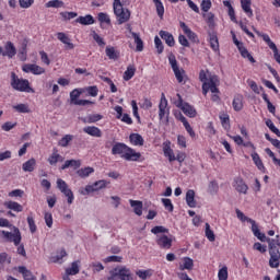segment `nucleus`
<instances>
[{
  "label": "nucleus",
  "mask_w": 280,
  "mask_h": 280,
  "mask_svg": "<svg viewBox=\"0 0 280 280\" xmlns=\"http://www.w3.org/2000/svg\"><path fill=\"white\" fill-rule=\"evenodd\" d=\"M199 80L202 82V94L207 95L209 91L212 93H220L218 85L220 84V79L215 74H211L208 70H200Z\"/></svg>",
  "instance_id": "obj_1"
},
{
  "label": "nucleus",
  "mask_w": 280,
  "mask_h": 280,
  "mask_svg": "<svg viewBox=\"0 0 280 280\" xmlns=\"http://www.w3.org/2000/svg\"><path fill=\"white\" fill-rule=\"evenodd\" d=\"M112 154H119V156L125 159V161H139V159H141V154L139 152L121 142H117L113 145Z\"/></svg>",
  "instance_id": "obj_2"
},
{
  "label": "nucleus",
  "mask_w": 280,
  "mask_h": 280,
  "mask_svg": "<svg viewBox=\"0 0 280 280\" xmlns=\"http://www.w3.org/2000/svg\"><path fill=\"white\" fill-rule=\"evenodd\" d=\"M267 243L269 244V266L270 268H279L280 266V240L279 235L276 236V240H267Z\"/></svg>",
  "instance_id": "obj_3"
},
{
  "label": "nucleus",
  "mask_w": 280,
  "mask_h": 280,
  "mask_svg": "<svg viewBox=\"0 0 280 280\" xmlns=\"http://www.w3.org/2000/svg\"><path fill=\"white\" fill-rule=\"evenodd\" d=\"M106 280H135L132 271L126 266H118L109 270V276Z\"/></svg>",
  "instance_id": "obj_4"
},
{
  "label": "nucleus",
  "mask_w": 280,
  "mask_h": 280,
  "mask_svg": "<svg viewBox=\"0 0 280 280\" xmlns=\"http://www.w3.org/2000/svg\"><path fill=\"white\" fill-rule=\"evenodd\" d=\"M11 86L20 93H30V81L27 79H19L15 72H11Z\"/></svg>",
  "instance_id": "obj_5"
},
{
  "label": "nucleus",
  "mask_w": 280,
  "mask_h": 280,
  "mask_svg": "<svg viewBox=\"0 0 280 280\" xmlns=\"http://www.w3.org/2000/svg\"><path fill=\"white\" fill-rule=\"evenodd\" d=\"M57 189H59V191L63 194V196H66L68 205H73V200H75V196H73V190L69 188V184H67L65 179L62 178L57 179Z\"/></svg>",
  "instance_id": "obj_6"
},
{
  "label": "nucleus",
  "mask_w": 280,
  "mask_h": 280,
  "mask_svg": "<svg viewBox=\"0 0 280 280\" xmlns=\"http://www.w3.org/2000/svg\"><path fill=\"white\" fill-rule=\"evenodd\" d=\"M107 185H109V182L106 179H100L96 180L93 185H86L85 188L80 190V194L81 196H89V194L100 191V189H106Z\"/></svg>",
  "instance_id": "obj_7"
},
{
  "label": "nucleus",
  "mask_w": 280,
  "mask_h": 280,
  "mask_svg": "<svg viewBox=\"0 0 280 280\" xmlns=\"http://www.w3.org/2000/svg\"><path fill=\"white\" fill-rule=\"evenodd\" d=\"M176 106L177 108H180V110H183L184 115H186L187 117L194 118L196 117V115H198L196 108H194V106H191L189 103H185L180 94H177Z\"/></svg>",
  "instance_id": "obj_8"
},
{
  "label": "nucleus",
  "mask_w": 280,
  "mask_h": 280,
  "mask_svg": "<svg viewBox=\"0 0 280 280\" xmlns=\"http://www.w3.org/2000/svg\"><path fill=\"white\" fill-rule=\"evenodd\" d=\"M114 14L118 25H124V23H128L130 21V10L125 9L124 7H117L114 9Z\"/></svg>",
  "instance_id": "obj_9"
},
{
  "label": "nucleus",
  "mask_w": 280,
  "mask_h": 280,
  "mask_svg": "<svg viewBox=\"0 0 280 280\" xmlns=\"http://www.w3.org/2000/svg\"><path fill=\"white\" fill-rule=\"evenodd\" d=\"M2 235L4 240H8V242H13L14 246H19V244H21V240H23V237L21 236V231L16 226L13 228V233L2 231Z\"/></svg>",
  "instance_id": "obj_10"
},
{
  "label": "nucleus",
  "mask_w": 280,
  "mask_h": 280,
  "mask_svg": "<svg viewBox=\"0 0 280 280\" xmlns=\"http://www.w3.org/2000/svg\"><path fill=\"white\" fill-rule=\"evenodd\" d=\"M80 95H82V91L79 89H74L72 92H70V102L74 106H89L93 104V102L89 100H79Z\"/></svg>",
  "instance_id": "obj_11"
},
{
  "label": "nucleus",
  "mask_w": 280,
  "mask_h": 280,
  "mask_svg": "<svg viewBox=\"0 0 280 280\" xmlns=\"http://www.w3.org/2000/svg\"><path fill=\"white\" fill-rule=\"evenodd\" d=\"M167 119L170 117V108L167 107V98L165 97V93L161 94V100L159 103V119Z\"/></svg>",
  "instance_id": "obj_12"
},
{
  "label": "nucleus",
  "mask_w": 280,
  "mask_h": 280,
  "mask_svg": "<svg viewBox=\"0 0 280 280\" xmlns=\"http://www.w3.org/2000/svg\"><path fill=\"white\" fill-rule=\"evenodd\" d=\"M232 187L235 189V191H237V194H243L244 196L248 194V184H246L244 178L240 176L234 178Z\"/></svg>",
  "instance_id": "obj_13"
},
{
  "label": "nucleus",
  "mask_w": 280,
  "mask_h": 280,
  "mask_svg": "<svg viewBox=\"0 0 280 280\" xmlns=\"http://www.w3.org/2000/svg\"><path fill=\"white\" fill-rule=\"evenodd\" d=\"M22 71H24V73H33V75H43V73H45V68L36 63H25L22 67Z\"/></svg>",
  "instance_id": "obj_14"
},
{
  "label": "nucleus",
  "mask_w": 280,
  "mask_h": 280,
  "mask_svg": "<svg viewBox=\"0 0 280 280\" xmlns=\"http://www.w3.org/2000/svg\"><path fill=\"white\" fill-rule=\"evenodd\" d=\"M155 242L158 246L163 248L164 250H170V248H172V238L165 234L158 235Z\"/></svg>",
  "instance_id": "obj_15"
},
{
  "label": "nucleus",
  "mask_w": 280,
  "mask_h": 280,
  "mask_svg": "<svg viewBox=\"0 0 280 280\" xmlns=\"http://www.w3.org/2000/svg\"><path fill=\"white\" fill-rule=\"evenodd\" d=\"M163 153L164 156L168 159L170 163L176 161V155L174 154V150H172V142L170 140L163 142Z\"/></svg>",
  "instance_id": "obj_16"
},
{
  "label": "nucleus",
  "mask_w": 280,
  "mask_h": 280,
  "mask_svg": "<svg viewBox=\"0 0 280 280\" xmlns=\"http://www.w3.org/2000/svg\"><path fill=\"white\" fill-rule=\"evenodd\" d=\"M180 28L183 30L184 34H186L187 38L191 40V43H200V39H198V35L187 26L185 22L179 23Z\"/></svg>",
  "instance_id": "obj_17"
},
{
  "label": "nucleus",
  "mask_w": 280,
  "mask_h": 280,
  "mask_svg": "<svg viewBox=\"0 0 280 280\" xmlns=\"http://www.w3.org/2000/svg\"><path fill=\"white\" fill-rule=\"evenodd\" d=\"M1 54L2 56L12 59L14 58V56H16V47L12 42H7L4 45V51H2Z\"/></svg>",
  "instance_id": "obj_18"
},
{
  "label": "nucleus",
  "mask_w": 280,
  "mask_h": 280,
  "mask_svg": "<svg viewBox=\"0 0 280 280\" xmlns=\"http://www.w3.org/2000/svg\"><path fill=\"white\" fill-rule=\"evenodd\" d=\"M160 38L166 43L168 47H174L176 45V40L174 39V35L167 31H160Z\"/></svg>",
  "instance_id": "obj_19"
},
{
  "label": "nucleus",
  "mask_w": 280,
  "mask_h": 280,
  "mask_svg": "<svg viewBox=\"0 0 280 280\" xmlns=\"http://www.w3.org/2000/svg\"><path fill=\"white\" fill-rule=\"evenodd\" d=\"M57 38H58V40H60V43L66 45V49H74L75 48V45L73 43H71V38H69V36L67 34H65L63 32L57 33Z\"/></svg>",
  "instance_id": "obj_20"
},
{
  "label": "nucleus",
  "mask_w": 280,
  "mask_h": 280,
  "mask_svg": "<svg viewBox=\"0 0 280 280\" xmlns=\"http://www.w3.org/2000/svg\"><path fill=\"white\" fill-rule=\"evenodd\" d=\"M173 73L178 82V84H186L187 83V73L185 72V69L183 68H177L175 70H173Z\"/></svg>",
  "instance_id": "obj_21"
},
{
  "label": "nucleus",
  "mask_w": 280,
  "mask_h": 280,
  "mask_svg": "<svg viewBox=\"0 0 280 280\" xmlns=\"http://www.w3.org/2000/svg\"><path fill=\"white\" fill-rule=\"evenodd\" d=\"M83 132H85V135H89L90 137H96L97 139L102 137V129L96 126L84 127Z\"/></svg>",
  "instance_id": "obj_22"
},
{
  "label": "nucleus",
  "mask_w": 280,
  "mask_h": 280,
  "mask_svg": "<svg viewBox=\"0 0 280 280\" xmlns=\"http://www.w3.org/2000/svg\"><path fill=\"white\" fill-rule=\"evenodd\" d=\"M129 205L132 207L133 213H136V215H143V201L130 199Z\"/></svg>",
  "instance_id": "obj_23"
},
{
  "label": "nucleus",
  "mask_w": 280,
  "mask_h": 280,
  "mask_svg": "<svg viewBox=\"0 0 280 280\" xmlns=\"http://www.w3.org/2000/svg\"><path fill=\"white\" fill-rule=\"evenodd\" d=\"M104 116L102 114H91L88 117L81 118L83 124H97V121H102Z\"/></svg>",
  "instance_id": "obj_24"
},
{
  "label": "nucleus",
  "mask_w": 280,
  "mask_h": 280,
  "mask_svg": "<svg viewBox=\"0 0 280 280\" xmlns=\"http://www.w3.org/2000/svg\"><path fill=\"white\" fill-rule=\"evenodd\" d=\"M186 205H188L190 209H196V191L194 189L187 190Z\"/></svg>",
  "instance_id": "obj_25"
},
{
  "label": "nucleus",
  "mask_w": 280,
  "mask_h": 280,
  "mask_svg": "<svg viewBox=\"0 0 280 280\" xmlns=\"http://www.w3.org/2000/svg\"><path fill=\"white\" fill-rule=\"evenodd\" d=\"M4 207L10 211H15V213H21L23 211V207L21 206V203L12 200L5 201Z\"/></svg>",
  "instance_id": "obj_26"
},
{
  "label": "nucleus",
  "mask_w": 280,
  "mask_h": 280,
  "mask_svg": "<svg viewBox=\"0 0 280 280\" xmlns=\"http://www.w3.org/2000/svg\"><path fill=\"white\" fill-rule=\"evenodd\" d=\"M82 161L80 160H67L60 167V170H69V167H73L74 170H79L81 167Z\"/></svg>",
  "instance_id": "obj_27"
},
{
  "label": "nucleus",
  "mask_w": 280,
  "mask_h": 280,
  "mask_svg": "<svg viewBox=\"0 0 280 280\" xmlns=\"http://www.w3.org/2000/svg\"><path fill=\"white\" fill-rule=\"evenodd\" d=\"M18 271L20 272V275H22L24 280H36L34 273H32V271H30L25 266H20L18 268Z\"/></svg>",
  "instance_id": "obj_28"
},
{
  "label": "nucleus",
  "mask_w": 280,
  "mask_h": 280,
  "mask_svg": "<svg viewBox=\"0 0 280 280\" xmlns=\"http://www.w3.org/2000/svg\"><path fill=\"white\" fill-rule=\"evenodd\" d=\"M232 106L236 113H240V110H242V108H244V96H242V95L234 96Z\"/></svg>",
  "instance_id": "obj_29"
},
{
  "label": "nucleus",
  "mask_w": 280,
  "mask_h": 280,
  "mask_svg": "<svg viewBox=\"0 0 280 280\" xmlns=\"http://www.w3.org/2000/svg\"><path fill=\"white\" fill-rule=\"evenodd\" d=\"M219 119L221 121L222 128L226 130V132H229V130H231V117L229 116V114H221L219 116Z\"/></svg>",
  "instance_id": "obj_30"
},
{
  "label": "nucleus",
  "mask_w": 280,
  "mask_h": 280,
  "mask_svg": "<svg viewBox=\"0 0 280 280\" xmlns=\"http://www.w3.org/2000/svg\"><path fill=\"white\" fill-rule=\"evenodd\" d=\"M252 160L255 163L256 167L260 172L266 173V166H264V162L261 161V158L259 156V153H257V152L252 153Z\"/></svg>",
  "instance_id": "obj_31"
},
{
  "label": "nucleus",
  "mask_w": 280,
  "mask_h": 280,
  "mask_svg": "<svg viewBox=\"0 0 280 280\" xmlns=\"http://www.w3.org/2000/svg\"><path fill=\"white\" fill-rule=\"evenodd\" d=\"M135 73H137V68L132 65H129L127 67V70L124 72L122 79L125 82H129V80H132L135 78Z\"/></svg>",
  "instance_id": "obj_32"
},
{
  "label": "nucleus",
  "mask_w": 280,
  "mask_h": 280,
  "mask_svg": "<svg viewBox=\"0 0 280 280\" xmlns=\"http://www.w3.org/2000/svg\"><path fill=\"white\" fill-rule=\"evenodd\" d=\"M252 232L254 233L255 237H257L260 242H268V240H272V238L266 237V234L259 231V226L257 225V223L253 224Z\"/></svg>",
  "instance_id": "obj_33"
},
{
  "label": "nucleus",
  "mask_w": 280,
  "mask_h": 280,
  "mask_svg": "<svg viewBox=\"0 0 280 280\" xmlns=\"http://www.w3.org/2000/svg\"><path fill=\"white\" fill-rule=\"evenodd\" d=\"M129 141L131 143V145H143V143H145V141L143 140V137L139 133H130L129 136Z\"/></svg>",
  "instance_id": "obj_34"
},
{
  "label": "nucleus",
  "mask_w": 280,
  "mask_h": 280,
  "mask_svg": "<svg viewBox=\"0 0 280 280\" xmlns=\"http://www.w3.org/2000/svg\"><path fill=\"white\" fill-rule=\"evenodd\" d=\"M75 23H80V25H93L95 23V19L93 15L88 14L85 16H79L75 20Z\"/></svg>",
  "instance_id": "obj_35"
},
{
  "label": "nucleus",
  "mask_w": 280,
  "mask_h": 280,
  "mask_svg": "<svg viewBox=\"0 0 280 280\" xmlns=\"http://www.w3.org/2000/svg\"><path fill=\"white\" fill-rule=\"evenodd\" d=\"M95 173V168L91 167V166H88V167H83V168H79L77 171V175L80 177V178H89V176L91 174H94Z\"/></svg>",
  "instance_id": "obj_36"
},
{
  "label": "nucleus",
  "mask_w": 280,
  "mask_h": 280,
  "mask_svg": "<svg viewBox=\"0 0 280 280\" xmlns=\"http://www.w3.org/2000/svg\"><path fill=\"white\" fill-rule=\"evenodd\" d=\"M62 161H65V158L58 151L52 152L48 158L49 165H56L57 163H62Z\"/></svg>",
  "instance_id": "obj_37"
},
{
  "label": "nucleus",
  "mask_w": 280,
  "mask_h": 280,
  "mask_svg": "<svg viewBox=\"0 0 280 280\" xmlns=\"http://www.w3.org/2000/svg\"><path fill=\"white\" fill-rule=\"evenodd\" d=\"M105 54L109 60H117L119 58V50H116L113 46H107Z\"/></svg>",
  "instance_id": "obj_38"
},
{
  "label": "nucleus",
  "mask_w": 280,
  "mask_h": 280,
  "mask_svg": "<svg viewBox=\"0 0 280 280\" xmlns=\"http://www.w3.org/2000/svg\"><path fill=\"white\" fill-rule=\"evenodd\" d=\"M23 172H34L36 170V159L32 158L23 163L22 165Z\"/></svg>",
  "instance_id": "obj_39"
},
{
  "label": "nucleus",
  "mask_w": 280,
  "mask_h": 280,
  "mask_svg": "<svg viewBox=\"0 0 280 280\" xmlns=\"http://www.w3.org/2000/svg\"><path fill=\"white\" fill-rule=\"evenodd\" d=\"M131 36L136 44V51H143V39H141L139 33L131 32Z\"/></svg>",
  "instance_id": "obj_40"
},
{
  "label": "nucleus",
  "mask_w": 280,
  "mask_h": 280,
  "mask_svg": "<svg viewBox=\"0 0 280 280\" xmlns=\"http://www.w3.org/2000/svg\"><path fill=\"white\" fill-rule=\"evenodd\" d=\"M179 270H194V259L190 257H184L183 264L179 265Z\"/></svg>",
  "instance_id": "obj_41"
},
{
  "label": "nucleus",
  "mask_w": 280,
  "mask_h": 280,
  "mask_svg": "<svg viewBox=\"0 0 280 280\" xmlns=\"http://www.w3.org/2000/svg\"><path fill=\"white\" fill-rule=\"evenodd\" d=\"M137 277H139V279L141 280H147L150 279V277H152V275H154V270L153 269H139L136 271Z\"/></svg>",
  "instance_id": "obj_42"
},
{
  "label": "nucleus",
  "mask_w": 280,
  "mask_h": 280,
  "mask_svg": "<svg viewBox=\"0 0 280 280\" xmlns=\"http://www.w3.org/2000/svg\"><path fill=\"white\" fill-rule=\"evenodd\" d=\"M238 51L242 58H246L247 60H249V62H252V65H255V62H257V60H255L253 55L248 51L247 48L244 47V45L241 48H238Z\"/></svg>",
  "instance_id": "obj_43"
},
{
  "label": "nucleus",
  "mask_w": 280,
  "mask_h": 280,
  "mask_svg": "<svg viewBox=\"0 0 280 280\" xmlns=\"http://www.w3.org/2000/svg\"><path fill=\"white\" fill-rule=\"evenodd\" d=\"M65 257H67V250L62 248L58 252V255L50 257V261L51 264H62V259H65Z\"/></svg>",
  "instance_id": "obj_44"
},
{
  "label": "nucleus",
  "mask_w": 280,
  "mask_h": 280,
  "mask_svg": "<svg viewBox=\"0 0 280 280\" xmlns=\"http://www.w3.org/2000/svg\"><path fill=\"white\" fill-rule=\"evenodd\" d=\"M243 12L250 19L253 16V9H250V0H241Z\"/></svg>",
  "instance_id": "obj_45"
},
{
  "label": "nucleus",
  "mask_w": 280,
  "mask_h": 280,
  "mask_svg": "<svg viewBox=\"0 0 280 280\" xmlns=\"http://www.w3.org/2000/svg\"><path fill=\"white\" fill-rule=\"evenodd\" d=\"M18 57H19V59H20L22 62H25V60H27V42H24V43L22 44V47H21V49L19 50Z\"/></svg>",
  "instance_id": "obj_46"
},
{
  "label": "nucleus",
  "mask_w": 280,
  "mask_h": 280,
  "mask_svg": "<svg viewBox=\"0 0 280 280\" xmlns=\"http://www.w3.org/2000/svg\"><path fill=\"white\" fill-rule=\"evenodd\" d=\"M210 47L213 51H220V42L218 40V35H210Z\"/></svg>",
  "instance_id": "obj_47"
},
{
  "label": "nucleus",
  "mask_w": 280,
  "mask_h": 280,
  "mask_svg": "<svg viewBox=\"0 0 280 280\" xmlns=\"http://www.w3.org/2000/svg\"><path fill=\"white\" fill-rule=\"evenodd\" d=\"M236 217L238 218V220H241V222H248L249 224H252V226L257 223L255 222V220L246 217L244 212H242V210L240 209H236Z\"/></svg>",
  "instance_id": "obj_48"
},
{
  "label": "nucleus",
  "mask_w": 280,
  "mask_h": 280,
  "mask_svg": "<svg viewBox=\"0 0 280 280\" xmlns=\"http://www.w3.org/2000/svg\"><path fill=\"white\" fill-rule=\"evenodd\" d=\"M26 221H27L31 233L33 234L36 233L38 228L36 226V221L34 220V213L31 212Z\"/></svg>",
  "instance_id": "obj_49"
},
{
  "label": "nucleus",
  "mask_w": 280,
  "mask_h": 280,
  "mask_svg": "<svg viewBox=\"0 0 280 280\" xmlns=\"http://www.w3.org/2000/svg\"><path fill=\"white\" fill-rule=\"evenodd\" d=\"M220 191V185L215 180H211L208 185V194L215 196Z\"/></svg>",
  "instance_id": "obj_50"
},
{
  "label": "nucleus",
  "mask_w": 280,
  "mask_h": 280,
  "mask_svg": "<svg viewBox=\"0 0 280 280\" xmlns=\"http://www.w3.org/2000/svg\"><path fill=\"white\" fill-rule=\"evenodd\" d=\"M153 3L155 4L158 16L163 19L165 14V7H163V2H161V0H153Z\"/></svg>",
  "instance_id": "obj_51"
},
{
  "label": "nucleus",
  "mask_w": 280,
  "mask_h": 280,
  "mask_svg": "<svg viewBox=\"0 0 280 280\" xmlns=\"http://www.w3.org/2000/svg\"><path fill=\"white\" fill-rule=\"evenodd\" d=\"M72 141L73 135H66L59 140L58 145H60V148H67L69 147V143Z\"/></svg>",
  "instance_id": "obj_52"
},
{
  "label": "nucleus",
  "mask_w": 280,
  "mask_h": 280,
  "mask_svg": "<svg viewBox=\"0 0 280 280\" xmlns=\"http://www.w3.org/2000/svg\"><path fill=\"white\" fill-rule=\"evenodd\" d=\"M78 272H80V266L78 265V261H73L71 267L66 269V275L69 276H75Z\"/></svg>",
  "instance_id": "obj_53"
},
{
  "label": "nucleus",
  "mask_w": 280,
  "mask_h": 280,
  "mask_svg": "<svg viewBox=\"0 0 280 280\" xmlns=\"http://www.w3.org/2000/svg\"><path fill=\"white\" fill-rule=\"evenodd\" d=\"M219 280H229V267L223 266L218 272Z\"/></svg>",
  "instance_id": "obj_54"
},
{
  "label": "nucleus",
  "mask_w": 280,
  "mask_h": 280,
  "mask_svg": "<svg viewBox=\"0 0 280 280\" xmlns=\"http://www.w3.org/2000/svg\"><path fill=\"white\" fill-rule=\"evenodd\" d=\"M206 237L209 240V242H215V233H213L209 223H206Z\"/></svg>",
  "instance_id": "obj_55"
},
{
  "label": "nucleus",
  "mask_w": 280,
  "mask_h": 280,
  "mask_svg": "<svg viewBox=\"0 0 280 280\" xmlns=\"http://www.w3.org/2000/svg\"><path fill=\"white\" fill-rule=\"evenodd\" d=\"M124 261V257L121 256H108L104 259V264H121Z\"/></svg>",
  "instance_id": "obj_56"
},
{
  "label": "nucleus",
  "mask_w": 280,
  "mask_h": 280,
  "mask_svg": "<svg viewBox=\"0 0 280 280\" xmlns=\"http://www.w3.org/2000/svg\"><path fill=\"white\" fill-rule=\"evenodd\" d=\"M92 38L95 40V43L98 45V47H104L106 45V42H104V38L100 36L95 31L92 32Z\"/></svg>",
  "instance_id": "obj_57"
},
{
  "label": "nucleus",
  "mask_w": 280,
  "mask_h": 280,
  "mask_svg": "<svg viewBox=\"0 0 280 280\" xmlns=\"http://www.w3.org/2000/svg\"><path fill=\"white\" fill-rule=\"evenodd\" d=\"M46 8H65L62 0H50L46 3Z\"/></svg>",
  "instance_id": "obj_58"
},
{
  "label": "nucleus",
  "mask_w": 280,
  "mask_h": 280,
  "mask_svg": "<svg viewBox=\"0 0 280 280\" xmlns=\"http://www.w3.org/2000/svg\"><path fill=\"white\" fill-rule=\"evenodd\" d=\"M162 205L164 206V209L172 213L174 211V203H172V199L162 198Z\"/></svg>",
  "instance_id": "obj_59"
},
{
  "label": "nucleus",
  "mask_w": 280,
  "mask_h": 280,
  "mask_svg": "<svg viewBox=\"0 0 280 280\" xmlns=\"http://www.w3.org/2000/svg\"><path fill=\"white\" fill-rule=\"evenodd\" d=\"M266 126L267 128H269V130H271V132H273V135H277V137H280L279 128L275 126V122H272L271 119L266 120Z\"/></svg>",
  "instance_id": "obj_60"
},
{
  "label": "nucleus",
  "mask_w": 280,
  "mask_h": 280,
  "mask_svg": "<svg viewBox=\"0 0 280 280\" xmlns=\"http://www.w3.org/2000/svg\"><path fill=\"white\" fill-rule=\"evenodd\" d=\"M13 109L16 110V113H31L30 106L27 104L14 105Z\"/></svg>",
  "instance_id": "obj_61"
},
{
  "label": "nucleus",
  "mask_w": 280,
  "mask_h": 280,
  "mask_svg": "<svg viewBox=\"0 0 280 280\" xmlns=\"http://www.w3.org/2000/svg\"><path fill=\"white\" fill-rule=\"evenodd\" d=\"M154 45L158 50V54H162L164 51L165 46H163V42L161 40V38L159 36L154 37Z\"/></svg>",
  "instance_id": "obj_62"
},
{
  "label": "nucleus",
  "mask_w": 280,
  "mask_h": 280,
  "mask_svg": "<svg viewBox=\"0 0 280 280\" xmlns=\"http://www.w3.org/2000/svg\"><path fill=\"white\" fill-rule=\"evenodd\" d=\"M153 235H159V233H170V230L162 225H156L151 230Z\"/></svg>",
  "instance_id": "obj_63"
},
{
  "label": "nucleus",
  "mask_w": 280,
  "mask_h": 280,
  "mask_svg": "<svg viewBox=\"0 0 280 280\" xmlns=\"http://www.w3.org/2000/svg\"><path fill=\"white\" fill-rule=\"evenodd\" d=\"M211 0H202L200 3L202 12H209L211 10Z\"/></svg>",
  "instance_id": "obj_64"
}]
</instances>
